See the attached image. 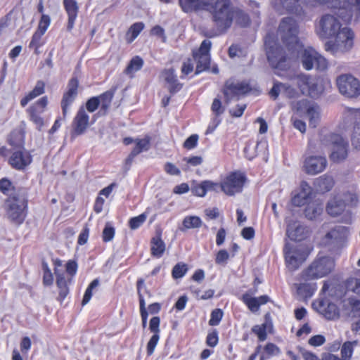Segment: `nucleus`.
<instances>
[{
	"mask_svg": "<svg viewBox=\"0 0 360 360\" xmlns=\"http://www.w3.org/2000/svg\"><path fill=\"white\" fill-rule=\"evenodd\" d=\"M144 28L143 22H136L133 24L127 33V40L128 43H131L140 34Z\"/></svg>",
	"mask_w": 360,
	"mask_h": 360,
	"instance_id": "obj_43",
	"label": "nucleus"
},
{
	"mask_svg": "<svg viewBox=\"0 0 360 360\" xmlns=\"http://www.w3.org/2000/svg\"><path fill=\"white\" fill-rule=\"evenodd\" d=\"M191 192L198 197H204L206 195V193L203 181L192 186Z\"/></svg>",
	"mask_w": 360,
	"mask_h": 360,
	"instance_id": "obj_62",
	"label": "nucleus"
},
{
	"mask_svg": "<svg viewBox=\"0 0 360 360\" xmlns=\"http://www.w3.org/2000/svg\"><path fill=\"white\" fill-rule=\"evenodd\" d=\"M99 107V101L97 96L89 98L86 103V110L89 112H94Z\"/></svg>",
	"mask_w": 360,
	"mask_h": 360,
	"instance_id": "obj_61",
	"label": "nucleus"
},
{
	"mask_svg": "<svg viewBox=\"0 0 360 360\" xmlns=\"http://www.w3.org/2000/svg\"><path fill=\"white\" fill-rule=\"evenodd\" d=\"M97 97L98 98L100 106V110L98 113L101 115H105L111 105L112 100L113 98V93L112 91H108Z\"/></svg>",
	"mask_w": 360,
	"mask_h": 360,
	"instance_id": "obj_32",
	"label": "nucleus"
},
{
	"mask_svg": "<svg viewBox=\"0 0 360 360\" xmlns=\"http://www.w3.org/2000/svg\"><path fill=\"white\" fill-rule=\"evenodd\" d=\"M143 287H144V281L143 280L140 279L137 282V290L140 302V313L142 319V325L143 327L145 328L147 323L148 312L146 310V303L143 296L141 293V289Z\"/></svg>",
	"mask_w": 360,
	"mask_h": 360,
	"instance_id": "obj_35",
	"label": "nucleus"
},
{
	"mask_svg": "<svg viewBox=\"0 0 360 360\" xmlns=\"http://www.w3.org/2000/svg\"><path fill=\"white\" fill-rule=\"evenodd\" d=\"M332 143V152L330 155V160L340 162L347 157L348 143L341 136L332 134L330 137Z\"/></svg>",
	"mask_w": 360,
	"mask_h": 360,
	"instance_id": "obj_12",
	"label": "nucleus"
},
{
	"mask_svg": "<svg viewBox=\"0 0 360 360\" xmlns=\"http://www.w3.org/2000/svg\"><path fill=\"white\" fill-rule=\"evenodd\" d=\"M44 92V83L41 81H38L33 90L21 99L20 105L25 107L30 101L40 96Z\"/></svg>",
	"mask_w": 360,
	"mask_h": 360,
	"instance_id": "obj_33",
	"label": "nucleus"
},
{
	"mask_svg": "<svg viewBox=\"0 0 360 360\" xmlns=\"http://www.w3.org/2000/svg\"><path fill=\"white\" fill-rule=\"evenodd\" d=\"M252 332L256 334L260 341H264L266 338V325H256L252 329Z\"/></svg>",
	"mask_w": 360,
	"mask_h": 360,
	"instance_id": "obj_57",
	"label": "nucleus"
},
{
	"mask_svg": "<svg viewBox=\"0 0 360 360\" xmlns=\"http://www.w3.org/2000/svg\"><path fill=\"white\" fill-rule=\"evenodd\" d=\"M210 0H179L180 6L184 12L197 10H207Z\"/></svg>",
	"mask_w": 360,
	"mask_h": 360,
	"instance_id": "obj_27",
	"label": "nucleus"
},
{
	"mask_svg": "<svg viewBox=\"0 0 360 360\" xmlns=\"http://www.w3.org/2000/svg\"><path fill=\"white\" fill-rule=\"evenodd\" d=\"M300 26L292 17L283 18L279 23L277 35L285 45L290 53L293 50H299L302 42L299 39Z\"/></svg>",
	"mask_w": 360,
	"mask_h": 360,
	"instance_id": "obj_3",
	"label": "nucleus"
},
{
	"mask_svg": "<svg viewBox=\"0 0 360 360\" xmlns=\"http://www.w3.org/2000/svg\"><path fill=\"white\" fill-rule=\"evenodd\" d=\"M233 21L241 27H246L250 23V18L242 9L235 7L232 15V23Z\"/></svg>",
	"mask_w": 360,
	"mask_h": 360,
	"instance_id": "obj_39",
	"label": "nucleus"
},
{
	"mask_svg": "<svg viewBox=\"0 0 360 360\" xmlns=\"http://www.w3.org/2000/svg\"><path fill=\"white\" fill-rule=\"evenodd\" d=\"M55 274L56 276V284L60 289L59 295L62 298H65L68 293L67 279L65 278V274L58 269L55 268Z\"/></svg>",
	"mask_w": 360,
	"mask_h": 360,
	"instance_id": "obj_36",
	"label": "nucleus"
},
{
	"mask_svg": "<svg viewBox=\"0 0 360 360\" xmlns=\"http://www.w3.org/2000/svg\"><path fill=\"white\" fill-rule=\"evenodd\" d=\"M341 29L339 20L333 15L326 14L321 18L316 32L319 37L328 39L335 36Z\"/></svg>",
	"mask_w": 360,
	"mask_h": 360,
	"instance_id": "obj_11",
	"label": "nucleus"
},
{
	"mask_svg": "<svg viewBox=\"0 0 360 360\" xmlns=\"http://www.w3.org/2000/svg\"><path fill=\"white\" fill-rule=\"evenodd\" d=\"M161 77L166 82L167 87L171 93H175L181 89L182 85L178 82L172 68L165 70L161 74Z\"/></svg>",
	"mask_w": 360,
	"mask_h": 360,
	"instance_id": "obj_26",
	"label": "nucleus"
},
{
	"mask_svg": "<svg viewBox=\"0 0 360 360\" xmlns=\"http://www.w3.org/2000/svg\"><path fill=\"white\" fill-rule=\"evenodd\" d=\"M319 311L327 319L333 320L339 316V311L337 306L333 303L321 301L319 302Z\"/></svg>",
	"mask_w": 360,
	"mask_h": 360,
	"instance_id": "obj_29",
	"label": "nucleus"
},
{
	"mask_svg": "<svg viewBox=\"0 0 360 360\" xmlns=\"http://www.w3.org/2000/svg\"><path fill=\"white\" fill-rule=\"evenodd\" d=\"M143 65V60L139 56L134 57L125 70L127 75H132L141 70Z\"/></svg>",
	"mask_w": 360,
	"mask_h": 360,
	"instance_id": "obj_45",
	"label": "nucleus"
},
{
	"mask_svg": "<svg viewBox=\"0 0 360 360\" xmlns=\"http://www.w3.org/2000/svg\"><path fill=\"white\" fill-rule=\"evenodd\" d=\"M334 183L331 176L325 174L316 179L315 185L320 191L327 192L332 189Z\"/></svg>",
	"mask_w": 360,
	"mask_h": 360,
	"instance_id": "obj_34",
	"label": "nucleus"
},
{
	"mask_svg": "<svg viewBox=\"0 0 360 360\" xmlns=\"http://www.w3.org/2000/svg\"><path fill=\"white\" fill-rule=\"evenodd\" d=\"M32 162L30 154L25 150L13 152L9 158L10 165L16 169H23Z\"/></svg>",
	"mask_w": 360,
	"mask_h": 360,
	"instance_id": "obj_19",
	"label": "nucleus"
},
{
	"mask_svg": "<svg viewBox=\"0 0 360 360\" xmlns=\"http://www.w3.org/2000/svg\"><path fill=\"white\" fill-rule=\"evenodd\" d=\"M8 218L17 224H22L27 214V201L23 195H13L7 200Z\"/></svg>",
	"mask_w": 360,
	"mask_h": 360,
	"instance_id": "obj_7",
	"label": "nucleus"
},
{
	"mask_svg": "<svg viewBox=\"0 0 360 360\" xmlns=\"http://www.w3.org/2000/svg\"><path fill=\"white\" fill-rule=\"evenodd\" d=\"M342 4L336 15L345 22H351L354 17L356 20L360 11V0H342Z\"/></svg>",
	"mask_w": 360,
	"mask_h": 360,
	"instance_id": "obj_15",
	"label": "nucleus"
},
{
	"mask_svg": "<svg viewBox=\"0 0 360 360\" xmlns=\"http://www.w3.org/2000/svg\"><path fill=\"white\" fill-rule=\"evenodd\" d=\"M351 306V314L353 317H360V301L354 298L349 300Z\"/></svg>",
	"mask_w": 360,
	"mask_h": 360,
	"instance_id": "obj_58",
	"label": "nucleus"
},
{
	"mask_svg": "<svg viewBox=\"0 0 360 360\" xmlns=\"http://www.w3.org/2000/svg\"><path fill=\"white\" fill-rule=\"evenodd\" d=\"M235 7L231 0H214L209 3L207 11L212 16L216 30L210 37L224 34L232 25Z\"/></svg>",
	"mask_w": 360,
	"mask_h": 360,
	"instance_id": "obj_2",
	"label": "nucleus"
},
{
	"mask_svg": "<svg viewBox=\"0 0 360 360\" xmlns=\"http://www.w3.org/2000/svg\"><path fill=\"white\" fill-rule=\"evenodd\" d=\"M78 82L75 79H72L68 85V90L63 95L61 101L63 115L66 117L70 106L72 104L77 95Z\"/></svg>",
	"mask_w": 360,
	"mask_h": 360,
	"instance_id": "obj_17",
	"label": "nucleus"
},
{
	"mask_svg": "<svg viewBox=\"0 0 360 360\" xmlns=\"http://www.w3.org/2000/svg\"><path fill=\"white\" fill-rule=\"evenodd\" d=\"M286 232L290 239L297 241L302 240L309 234L308 229L297 222L288 224Z\"/></svg>",
	"mask_w": 360,
	"mask_h": 360,
	"instance_id": "obj_24",
	"label": "nucleus"
},
{
	"mask_svg": "<svg viewBox=\"0 0 360 360\" xmlns=\"http://www.w3.org/2000/svg\"><path fill=\"white\" fill-rule=\"evenodd\" d=\"M25 133L20 128L14 129L9 135L8 141L10 145L15 147H21L23 145Z\"/></svg>",
	"mask_w": 360,
	"mask_h": 360,
	"instance_id": "obj_38",
	"label": "nucleus"
},
{
	"mask_svg": "<svg viewBox=\"0 0 360 360\" xmlns=\"http://www.w3.org/2000/svg\"><path fill=\"white\" fill-rule=\"evenodd\" d=\"M264 46L268 61L272 68L276 70V74L281 76L279 70H285L290 68L291 58L299 56L302 67L306 70L316 68L318 70H325L328 68L326 59L321 56L315 49L308 46L302 47L297 50H293L290 53H286L274 40L271 34H267L264 39Z\"/></svg>",
	"mask_w": 360,
	"mask_h": 360,
	"instance_id": "obj_1",
	"label": "nucleus"
},
{
	"mask_svg": "<svg viewBox=\"0 0 360 360\" xmlns=\"http://www.w3.org/2000/svg\"><path fill=\"white\" fill-rule=\"evenodd\" d=\"M165 250V243L160 238H153L151 242V253L156 257H160Z\"/></svg>",
	"mask_w": 360,
	"mask_h": 360,
	"instance_id": "obj_41",
	"label": "nucleus"
},
{
	"mask_svg": "<svg viewBox=\"0 0 360 360\" xmlns=\"http://www.w3.org/2000/svg\"><path fill=\"white\" fill-rule=\"evenodd\" d=\"M222 316L223 312L221 309H214L211 314V318L209 321V324L212 326H217L221 321Z\"/></svg>",
	"mask_w": 360,
	"mask_h": 360,
	"instance_id": "obj_56",
	"label": "nucleus"
},
{
	"mask_svg": "<svg viewBox=\"0 0 360 360\" xmlns=\"http://www.w3.org/2000/svg\"><path fill=\"white\" fill-rule=\"evenodd\" d=\"M303 2L311 6H316L319 5H326L330 8H337V1L333 0H303Z\"/></svg>",
	"mask_w": 360,
	"mask_h": 360,
	"instance_id": "obj_50",
	"label": "nucleus"
},
{
	"mask_svg": "<svg viewBox=\"0 0 360 360\" xmlns=\"http://www.w3.org/2000/svg\"><path fill=\"white\" fill-rule=\"evenodd\" d=\"M349 234V231L347 227L337 226L326 235V240L328 243L339 245L345 241Z\"/></svg>",
	"mask_w": 360,
	"mask_h": 360,
	"instance_id": "obj_22",
	"label": "nucleus"
},
{
	"mask_svg": "<svg viewBox=\"0 0 360 360\" xmlns=\"http://www.w3.org/2000/svg\"><path fill=\"white\" fill-rule=\"evenodd\" d=\"M246 178L243 173L233 172L227 175L220 183L221 191L228 195L242 192Z\"/></svg>",
	"mask_w": 360,
	"mask_h": 360,
	"instance_id": "obj_9",
	"label": "nucleus"
},
{
	"mask_svg": "<svg viewBox=\"0 0 360 360\" xmlns=\"http://www.w3.org/2000/svg\"><path fill=\"white\" fill-rule=\"evenodd\" d=\"M160 340L159 334H153L147 344V354L150 356L153 354L155 347Z\"/></svg>",
	"mask_w": 360,
	"mask_h": 360,
	"instance_id": "obj_55",
	"label": "nucleus"
},
{
	"mask_svg": "<svg viewBox=\"0 0 360 360\" xmlns=\"http://www.w3.org/2000/svg\"><path fill=\"white\" fill-rule=\"evenodd\" d=\"M30 120L32 121L36 126L38 130H41L44 124V119L41 115L44 112L43 110L37 109L36 108H29L27 109Z\"/></svg>",
	"mask_w": 360,
	"mask_h": 360,
	"instance_id": "obj_37",
	"label": "nucleus"
},
{
	"mask_svg": "<svg viewBox=\"0 0 360 360\" xmlns=\"http://www.w3.org/2000/svg\"><path fill=\"white\" fill-rule=\"evenodd\" d=\"M327 165L328 162L324 156L309 155L304 160L302 169L307 174L314 176L323 172Z\"/></svg>",
	"mask_w": 360,
	"mask_h": 360,
	"instance_id": "obj_14",
	"label": "nucleus"
},
{
	"mask_svg": "<svg viewBox=\"0 0 360 360\" xmlns=\"http://www.w3.org/2000/svg\"><path fill=\"white\" fill-rule=\"evenodd\" d=\"M198 136L197 134H192L184 143V147L186 149L191 150L194 148L198 143Z\"/></svg>",
	"mask_w": 360,
	"mask_h": 360,
	"instance_id": "obj_63",
	"label": "nucleus"
},
{
	"mask_svg": "<svg viewBox=\"0 0 360 360\" xmlns=\"http://www.w3.org/2000/svg\"><path fill=\"white\" fill-rule=\"evenodd\" d=\"M63 4L68 17H77L79 6L75 0H63Z\"/></svg>",
	"mask_w": 360,
	"mask_h": 360,
	"instance_id": "obj_46",
	"label": "nucleus"
},
{
	"mask_svg": "<svg viewBox=\"0 0 360 360\" xmlns=\"http://www.w3.org/2000/svg\"><path fill=\"white\" fill-rule=\"evenodd\" d=\"M284 84L278 81L274 82V86L269 91L270 96L276 100L281 94H283Z\"/></svg>",
	"mask_w": 360,
	"mask_h": 360,
	"instance_id": "obj_53",
	"label": "nucleus"
},
{
	"mask_svg": "<svg viewBox=\"0 0 360 360\" xmlns=\"http://www.w3.org/2000/svg\"><path fill=\"white\" fill-rule=\"evenodd\" d=\"M99 285V280L96 278L89 284L86 288L82 302V305L86 304L92 297V290Z\"/></svg>",
	"mask_w": 360,
	"mask_h": 360,
	"instance_id": "obj_49",
	"label": "nucleus"
},
{
	"mask_svg": "<svg viewBox=\"0 0 360 360\" xmlns=\"http://www.w3.org/2000/svg\"><path fill=\"white\" fill-rule=\"evenodd\" d=\"M312 195V188L306 181H302L300 185V191L292 198V203L295 206L300 207L309 203Z\"/></svg>",
	"mask_w": 360,
	"mask_h": 360,
	"instance_id": "obj_20",
	"label": "nucleus"
},
{
	"mask_svg": "<svg viewBox=\"0 0 360 360\" xmlns=\"http://www.w3.org/2000/svg\"><path fill=\"white\" fill-rule=\"evenodd\" d=\"M211 46V41L205 39L202 42L198 51L193 52V58L197 63L196 75L209 68L210 63V50Z\"/></svg>",
	"mask_w": 360,
	"mask_h": 360,
	"instance_id": "obj_13",
	"label": "nucleus"
},
{
	"mask_svg": "<svg viewBox=\"0 0 360 360\" xmlns=\"http://www.w3.org/2000/svg\"><path fill=\"white\" fill-rule=\"evenodd\" d=\"M51 24V18L48 15L43 14L39 22L37 31L45 34Z\"/></svg>",
	"mask_w": 360,
	"mask_h": 360,
	"instance_id": "obj_54",
	"label": "nucleus"
},
{
	"mask_svg": "<svg viewBox=\"0 0 360 360\" xmlns=\"http://www.w3.org/2000/svg\"><path fill=\"white\" fill-rule=\"evenodd\" d=\"M188 271L187 265L184 263H178L172 269V276L174 278H182Z\"/></svg>",
	"mask_w": 360,
	"mask_h": 360,
	"instance_id": "obj_52",
	"label": "nucleus"
},
{
	"mask_svg": "<svg viewBox=\"0 0 360 360\" xmlns=\"http://www.w3.org/2000/svg\"><path fill=\"white\" fill-rule=\"evenodd\" d=\"M229 258V252L226 250H221L217 254L215 262L217 264L225 265Z\"/></svg>",
	"mask_w": 360,
	"mask_h": 360,
	"instance_id": "obj_59",
	"label": "nucleus"
},
{
	"mask_svg": "<svg viewBox=\"0 0 360 360\" xmlns=\"http://www.w3.org/2000/svg\"><path fill=\"white\" fill-rule=\"evenodd\" d=\"M295 83L301 93L313 98H317L323 93L324 86L320 78L301 74L295 77Z\"/></svg>",
	"mask_w": 360,
	"mask_h": 360,
	"instance_id": "obj_4",
	"label": "nucleus"
},
{
	"mask_svg": "<svg viewBox=\"0 0 360 360\" xmlns=\"http://www.w3.org/2000/svg\"><path fill=\"white\" fill-rule=\"evenodd\" d=\"M336 84L341 94L348 98L360 96V81L349 74H343L336 79Z\"/></svg>",
	"mask_w": 360,
	"mask_h": 360,
	"instance_id": "obj_8",
	"label": "nucleus"
},
{
	"mask_svg": "<svg viewBox=\"0 0 360 360\" xmlns=\"http://www.w3.org/2000/svg\"><path fill=\"white\" fill-rule=\"evenodd\" d=\"M345 208V202L339 198H333L327 204L326 211L330 216L340 215Z\"/></svg>",
	"mask_w": 360,
	"mask_h": 360,
	"instance_id": "obj_31",
	"label": "nucleus"
},
{
	"mask_svg": "<svg viewBox=\"0 0 360 360\" xmlns=\"http://www.w3.org/2000/svg\"><path fill=\"white\" fill-rule=\"evenodd\" d=\"M326 342V338L322 335H314L309 338L308 343L313 347H319L323 345Z\"/></svg>",
	"mask_w": 360,
	"mask_h": 360,
	"instance_id": "obj_64",
	"label": "nucleus"
},
{
	"mask_svg": "<svg viewBox=\"0 0 360 360\" xmlns=\"http://www.w3.org/2000/svg\"><path fill=\"white\" fill-rule=\"evenodd\" d=\"M242 300L251 311L256 312L259 310L261 305L269 302V297L267 295L253 297L248 294H244L243 295Z\"/></svg>",
	"mask_w": 360,
	"mask_h": 360,
	"instance_id": "obj_28",
	"label": "nucleus"
},
{
	"mask_svg": "<svg viewBox=\"0 0 360 360\" xmlns=\"http://www.w3.org/2000/svg\"><path fill=\"white\" fill-rule=\"evenodd\" d=\"M202 224L200 218L196 216L186 217L183 221V226L187 229L199 228Z\"/></svg>",
	"mask_w": 360,
	"mask_h": 360,
	"instance_id": "obj_47",
	"label": "nucleus"
},
{
	"mask_svg": "<svg viewBox=\"0 0 360 360\" xmlns=\"http://www.w3.org/2000/svg\"><path fill=\"white\" fill-rule=\"evenodd\" d=\"M334 266V260L331 257H319L302 272V279L308 281L322 278L328 274L333 269Z\"/></svg>",
	"mask_w": 360,
	"mask_h": 360,
	"instance_id": "obj_6",
	"label": "nucleus"
},
{
	"mask_svg": "<svg viewBox=\"0 0 360 360\" xmlns=\"http://www.w3.org/2000/svg\"><path fill=\"white\" fill-rule=\"evenodd\" d=\"M358 344L357 341L345 342L341 348V355L342 360H349L352 356L354 347Z\"/></svg>",
	"mask_w": 360,
	"mask_h": 360,
	"instance_id": "obj_44",
	"label": "nucleus"
},
{
	"mask_svg": "<svg viewBox=\"0 0 360 360\" xmlns=\"http://www.w3.org/2000/svg\"><path fill=\"white\" fill-rule=\"evenodd\" d=\"M44 34L42 32H40L37 30L34 33L32 40L30 43L29 47L30 49H33L34 50V52L36 54H38L39 52L38 49L39 47H41L43 44L42 43V36Z\"/></svg>",
	"mask_w": 360,
	"mask_h": 360,
	"instance_id": "obj_48",
	"label": "nucleus"
},
{
	"mask_svg": "<svg viewBox=\"0 0 360 360\" xmlns=\"http://www.w3.org/2000/svg\"><path fill=\"white\" fill-rule=\"evenodd\" d=\"M272 4L279 12L300 13L302 11L300 0H273Z\"/></svg>",
	"mask_w": 360,
	"mask_h": 360,
	"instance_id": "obj_23",
	"label": "nucleus"
},
{
	"mask_svg": "<svg viewBox=\"0 0 360 360\" xmlns=\"http://www.w3.org/2000/svg\"><path fill=\"white\" fill-rule=\"evenodd\" d=\"M246 107L247 105L245 103L238 104L235 108H231L229 110V112L233 117H240L243 115Z\"/></svg>",
	"mask_w": 360,
	"mask_h": 360,
	"instance_id": "obj_60",
	"label": "nucleus"
},
{
	"mask_svg": "<svg viewBox=\"0 0 360 360\" xmlns=\"http://www.w3.org/2000/svg\"><path fill=\"white\" fill-rule=\"evenodd\" d=\"M347 117L354 120L352 144L356 149L360 150V108L359 109H348Z\"/></svg>",
	"mask_w": 360,
	"mask_h": 360,
	"instance_id": "obj_21",
	"label": "nucleus"
},
{
	"mask_svg": "<svg viewBox=\"0 0 360 360\" xmlns=\"http://www.w3.org/2000/svg\"><path fill=\"white\" fill-rule=\"evenodd\" d=\"M312 104L313 103H311L308 100L302 99L293 105L292 110L299 117L306 116Z\"/></svg>",
	"mask_w": 360,
	"mask_h": 360,
	"instance_id": "obj_40",
	"label": "nucleus"
},
{
	"mask_svg": "<svg viewBox=\"0 0 360 360\" xmlns=\"http://www.w3.org/2000/svg\"><path fill=\"white\" fill-rule=\"evenodd\" d=\"M284 254L287 267L291 271L297 269L307 257V254L302 248H292L289 245H285Z\"/></svg>",
	"mask_w": 360,
	"mask_h": 360,
	"instance_id": "obj_16",
	"label": "nucleus"
},
{
	"mask_svg": "<svg viewBox=\"0 0 360 360\" xmlns=\"http://www.w3.org/2000/svg\"><path fill=\"white\" fill-rule=\"evenodd\" d=\"M250 90L249 84L245 82L227 80L223 89L226 103L229 104L233 101L239 100Z\"/></svg>",
	"mask_w": 360,
	"mask_h": 360,
	"instance_id": "obj_10",
	"label": "nucleus"
},
{
	"mask_svg": "<svg viewBox=\"0 0 360 360\" xmlns=\"http://www.w3.org/2000/svg\"><path fill=\"white\" fill-rule=\"evenodd\" d=\"M146 218L147 215L145 213L131 218L129 221L130 229L134 230L139 228L146 221Z\"/></svg>",
	"mask_w": 360,
	"mask_h": 360,
	"instance_id": "obj_51",
	"label": "nucleus"
},
{
	"mask_svg": "<svg viewBox=\"0 0 360 360\" xmlns=\"http://www.w3.org/2000/svg\"><path fill=\"white\" fill-rule=\"evenodd\" d=\"M306 116L309 118V124L312 127H316L318 124L320 117L319 108L317 105L313 103L309 109Z\"/></svg>",
	"mask_w": 360,
	"mask_h": 360,
	"instance_id": "obj_42",
	"label": "nucleus"
},
{
	"mask_svg": "<svg viewBox=\"0 0 360 360\" xmlns=\"http://www.w3.org/2000/svg\"><path fill=\"white\" fill-rule=\"evenodd\" d=\"M323 207V203L319 200L310 202L304 210L305 217L310 220L316 219L322 213Z\"/></svg>",
	"mask_w": 360,
	"mask_h": 360,
	"instance_id": "obj_30",
	"label": "nucleus"
},
{
	"mask_svg": "<svg viewBox=\"0 0 360 360\" xmlns=\"http://www.w3.org/2000/svg\"><path fill=\"white\" fill-rule=\"evenodd\" d=\"M135 146L129 155L127 162H131L134 158L141 153L148 151L150 148V137L146 136L143 139H136L134 140Z\"/></svg>",
	"mask_w": 360,
	"mask_h": 360,
	"instance_id": "obj_25",
	"label": "nucleus"
},
{
	"mask_svg": "<svg viewBox=\"0 0 360 360\" xmlns=\"http://www.w3.org/2000/svg\"><path fill=\"white\" fill-rule=\"evenodd\" d=\"M89 124V117L84 107L77 111L72 122L73 134L81 135L84 133Z\"/></svg>",
	"mask_w": 360,
	"mask_h": 360,
	"instance_id": "obj_18",
	"label": "nucleus"
},
{
	"mask_svg": "<svg viewBox=\"0 0 360 360\" xmlns=\"http://www.w3.org/2000/svg\"><path fill=\"white\" fill-rule=\"evenodd\" d=\"M333 40L326 44V50L333 54L351 49L354 44V34L348 27H342L333 37Z\"/></svg>",
	"mask_w": 360,
	"mask_h": 360,
	"instance_id": "obj_5",
	"label": "nucleus"
}]
</instances>
